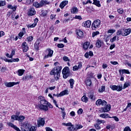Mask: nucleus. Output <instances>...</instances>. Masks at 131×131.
I'll return each instance as SVG.
<instances>
[{"mask_svg":"<svg viewBox=\"0 0 131 131\" xmlns=\"http://www.w3.org/2000/svg\"><path fill=\"white\" fill-rule=\"evenodd\" d=\"M61 70H62V66H57L53 69L51 71V75L54 76V79L55 80H58L60 75L61 74Z\"/></svg>","mask_w":131,"mask_h":131,"instance_id":"f257e3e1","label":"nucleus"},{"mask_svg":"<svg viewBox=\"0 0 131 131\" xmlns=\"http://www.w3.org/2000/svg\"><path fill=\"white\" fill-rule=\"evenodd\" d=\"M48 102L46 100L44 99L43 100H40V104L36 106L37 109H40V110H44V111H48L49 110V108L48 107L47 105Z\"/></svg>","mask_w":131,"mask_h":131,"instance_id":"f03ea898","label":"nucleus"},{"mask_svg":"<svg viewBox=\"0 0 131 131\" xmlns=\"http://www.w3.org/2000/svg\"><path fill=\"white\" fill-rule=\"evenodd\" d=\"M49 4H50V2L47 1L41 0L39 3L38 2H35L33 4V5L34 7H35V8H38L43 7L44 5H49Z\"/></svg>","mask_w":131,"mask_h":131,"instance_id":"7ed1b4c3","label":"nucleus"},{"mask_svg":"<svg viewBox=\"0 0 131 131\" xmlns=\"http://www.w3.org/2000/svg\"><path fill=\"white\" fill-rule=\"evenodd\" d=\"M53 54H54V51L51 49H48L45 51V54L43 57V60L48 59V58H52L53 57Z\"/></svg>","mask_w":131,"mask_h":131,"instance_id":"20e7f679","label":"nucleus"},{"mask_svg":"<svg viewBox=\"0 0 131 131\" xmlns=\"http://www.w3.org/2000/svg\"><path fill=\"white\" fill-rule=\"evenodd\" d=\"M62 73L63 74V77L64 79H66L70 74V70L68 67H66L62 71Z\"/></svg>","mask_w":131,"mask_h":131,"instance_id":"39448f33","label":"nucleus"},{"mask_svg":"<svg viewBox=\"0 0 131 131\" xmlns=\"http://www.w3.org/2000/svg\"><path fill=\"white\" fill-rule=\"evenodd\" d=\"M100 25H101V20L99 19H96L92 23V29L93 30H96V29L100 27Z\"/></svg>","mask_w":131,"mask_h":131,"instance_id":"423d86ee","label":"nucleus"},{"mask_svg":"<svg viewBox=\"0 0 131 131\" xmlns=\"http://www.w3.org/2000/svg\"><path fill=\"white\" fill-rule=\"evenodd\" d=\"M110 88L113 91H117V92H120L121 91H122V85H111Z\"/></svg>","mask_w":131,"mask_h":131,"instance_id":"0eeeda50","label":"nucleus"},{"mask_svg":"<svg viewBox=\"0 0 131 131\" xmlns=\"http://www.w3.org/2000/svg\"><path fill=\"white\" fill-rule=\"evenodd\" d=\"M45 123H46L45 118H39V119L37 120L38 127H40V126H43V125H45Z\"/></svg>","mask_w":131,"mask_h":131,"instance_id":"6e6552de","label":"nucleus"},{"mask_svg":"<svg viewBox=\"0 0 131 131\" xmlns=\"http://www.w3.org/2000/svg\"><path fill=\"white\" fill-rule=\"evenodd\" d=\"M96 105L97 106H106L107 102L105 100H102V99H98L96 102Z\"/></svg>","mask_w":131,"mask_h":131,"instance_id":"1a4fd4ad","label":"nucleus"},{"mask_svg":"<svg viewBox=\"0 0 131 131\" xmlns=\"http://www.w3.org/2000/svg\"><path fill=\"white\" fill-rule=\"evenodd\" d=\"M20 82H6L5 83V86L7 88H12V86H14V85H16L17 84H19Z\"/></svg>","mask_w":131,"mask_h":131,"instance_id":"9d476101","label":"nucleus"},{"mask_svg":"<svg viewBox=\"0 0 131 131\" xmlns=\"http://www.w3.org/2000/svg\"><path fill=\"white\" fill-rule=\"evenodd\" d=\"M21 47L24 53H26V52H27L29 49V47H28V45L26 42H23L22 43Z\"/></svg>","mask_w":131,"mask_h":131,"instance_id":"9b49d317","label":"nucleus"},{"mask_svg":"<svg viewBox=\"0 0 131 131\" xmlns=\"http://www.w3.org/2000/svg\"><path fill=\"white\" fill-rule=\"evenodd\" d=\"M131 32V29H123V32H122V36H127L129 34H130Z\"/></svg>","mask_w":131,"mask_h":131,"instance_id":"f8f14e48","label":"nucleus"},{"mask_svg":"<svg viewBox=\"0 0 131 131\" xmlns=\"http://www.w3.org/2000/svg\"><path fill=\"white\" fill-rule=\"evenodd\" d=\"M29 125H30L28 124V123H25V124H23V125H20V128L22 131H27L28 130Z\"/></svg>","mask_w":131,"mask_h":131,"instance_id":"ddd939ff","label":"nucleus"},{"mask_svg":"<svg viewBox=\"0 0 131 131\" xmlns=\"http://www.w3.org/2000/svg\"><path fill=\"white\" fill-rule=\"evenodd\" d=\"M91 24L92 21L88 20L86 21L83 22L82 24V26H83V27H86L87 28H89L91 27Z\"/></svg>","mask_w":131,"mask_h":131,"instance_id":"4468645a","label":"nucleus"},{"mask_svg":"<svg viewBox=\"0 0 131 131\" xmlns=\"http://www.w3.org/2000/svg\"><path fill=\"white\" fill-rule=\"evenodd\" d=\"M110 109H111V105L110 104H107L102 108V112H108V111H110Z\"/></svg>","mask_w":131,"mask_h":131,"instance_id":"2eb2a0df","label":"nucleus"},{"mask_svg":"<svg viewBox=\"0 0 131 131\" xmlns=\"http://www.w3.org/2000/svg\"><path fill=\"white\" fill-rule=\"evenodd\" d=\"M7 124L8 126H10V127H12V128H13L14 129H15L16 131H21V130H20L19 127H17V126H16L12 123L8 122V123H7Z\"/></svg>","mask_w":131,"mask_h":131,"instance_id":"dca6fc26","label":"nucleus"},{"mask_svg":"<svg viewBox=\"0 0 131 131\" xmlns=\"http://www.w3.org/2000/svg\"><path fill=\"white\" fill-rule=\"evenodd\" d=\"M76 33L79 37L82 38L84 36V34H83V32L80 30H77L76 31Z\"/></svg>","mask_w":131,"mask_h":131,"instance_id":"f3484780","label":"nucleus"},{"mask_svg":"<svg viewBox=\"0 0 131 131\" xmlns=\"http://www.w3.org/2000/svg\"><path fill=\"white\" fill-rule=\"evenodd\" d=\"M37 22H38V18H35L34 19V22L33 24L32 25H29L28 27L29 28H33L34 27H35L36 25H37Z\"/></svg>","mask_w":131,"mask_h":131,"instance_id":"a211bd4d","label":"nucleus"},{"mask_svg":"<svg viewBox=\"0 0 131 131\" xmlns=\"http://www.w3.org/2000/svg\"><path fill=\"white\" fill-rule=\"evenodd\" d=\"M86 86H91L92 85V80L90 78H87L84 81Z\"/></svg>","mask_w":131,"mask_h":131,"instance_id":"6ab92c4d","label":"nucleus"},{"mask_svg":"<svg viewBox=\"0 0 131 131\" xmlns=\"http://www.w3.org/2000/svg\"><path fill=\"white\" fill-rule=\"evenodd\" d=\"M119 74L121 75V72L122 74H124V73H125L126 74H130V73L129 72V71H128V70H125V69H123V70H120L119 71Z\"/></svg>","mask_w":131,"mask_h":131,"instance_id":"aec40b11","label":"nucleus"},{"mask_svg":"<svg viewBox=\"0 0 131 131\" xmlns=\"http://www.w3.org/2000/svg\"><path fill=\"white\" fill-rule=\"evenodd\" d=\"M96 46L98 49H100L103 46V41H101V40H98L96 43Z\"/></svg>","mask_w":131,"mask_h":131,"instance_id":"412c9836","label":"nucleus"},{"mask_svg":"<svg viewBox=\"0 0 131 131\" xmlns=\"http://www.w3.org/2000/svg\"><path fill=\"white\" fill-rule=\"evenodd\" d=\"M23 32H20L18 34V36H19V39H21V38H22V36H23V35H24V34H25V33H26V31L25 30V28H23Z\"/></svg>","mask_w":131,"mask_h":131,"instance_id":"4be33fe9","label":"nucleus"},{"mask_svg":"<svg viewBox=\"0 0 131 131\" xmlns=\"http://www.w3.org/2000/svg\"><path fill=\"white\" fill-rule=\"evenodd\" d=\"M93 5H95L96 7L98 8L101 7V4H100V1L98 0H93V3H92Z\"/></svg>","mask_w":131,"mask_h":131,"instance_id":"5701e85b","label":"nucleus"},{"mask_svg":"<svg viewBox=\"0 0 131 131\" xmlns=\"http://www.w3.org/2000/svg\"><path fill=\"white\" fill-rule=\"evenodd\" d=\"M66 5H68V1H63L60 3L59 7L61 9H63Z\"/></svg>","mask_w":131,"mask_h":131,"instance_id":"b1692460","label":"nucleus"},{"mask_svg":"<svg viewBox=\"0 0 131 131\" xmlns=\"http://www.w3.org/2000/svg\"><path fill=\"white\" fill-rule=\"evenodd\" d=\"M90 42H85L83 44V49L84 50H88L90 47Z\"/></svg>","mask_w":131,"mask_h":131,"instance_id":"393cba45","label":"nucleus"},{"mask_svg":"<svg viewBox=\"0 0 131 131\" xmlns=\"http://www.w3.org/2000/svg\"><path fill=\"white\" fill-rule=\"evenodd\" d=\"M35 10H34V8H30V10L29 11V14L30 16L35 15Z\"/></svg>","mask_w":131,"mask_h":131,"instance_id":"a878e982","label":"nucleus"},{"mask_svg":"<svg viewBox=\"0 0 131 131\" xmlns=\"http://www.w3.org/2000/svg\"><path fill=\"white\" fill-rule=\"evenodd\" d=\"M8 9H10V10H12L13 12H15L16 10H17V6H13L12 5H8L7 6Z\"/></svg>","mask_w":131,"mask_h":131,"instance_id":"bb28decb","label":"nucleus"},{"mask_svg":"<svg viewBox=\"0 0 131 131\" xmlns=\"http://www.w3.org/2000/svg\"><path fill=\"white\" fill-rule=\"evenodd\" d=\"M88 97H89V98H90L91 100H92V101H95V100H96V97L94 96L93 93H89L88 95Z\"/></svg>","mask_w":131,"mask_h":131,"instance_id":"cd10ccee","label":"nucleus"},{"mask_svg":"<svg viewBox=\"0 0 131 131\" xmlns=\"http://www.w3.org/2000/svg\"><path fill=\"white\" fill-rule=\"evenodd\" d=\"M71 13H72V14H77V13H78V9H77V7H73L71 9Z\"/></svg>","mask_w":131,"mask_h":131,"instance_id":"c85d7f7f","label":"nucleus"},{"mask_svg":"<svg viewBox=\"0 0 131 131\" xmlns=\"http://www.w3.org/2000/svg\"><path fill=\"white\" fill-rule=\"evenodd\" d=\"M100 117L101 118H111V117L109 116V114H102L100 115Z\"/></svg>","mask_w":131,"mask_h":131,"instance_id":"c756f323","label":"nucleus"},{"mask_svg":"<svg viewBox=\"0 0 131 131\" xmlns=\"http://www.w3.org/2000/svg\"><path fill=\"white\" fill-rule=\"evenodd\" d=\"M36 128H37L36 127L34 126H31L30 125H29V128L27 131H35L36 130Z\"/></svg>","mask_w":131,"mask_h":131,"instance_id":"7c9ffc66","label":"nucleus"},{"mask_svg":"<svg viewBox=\"0 0 131 131\" xmlns=\"http://www.w3.org/2000/svg\"><path fill=\"white\" fill-rule=\"evenodd\" d=\"M60 97H62V96H65V95H68V90H66L64 91H62L59 94Z\"/></svg>","mask_w":131,"mask_h":131,"instance_id":"2f4dec72","label":"nucleus"},{"mask_svg":"<svg viewBox=\"0 0 131 131\" xmlns=\"http://www.w3.org/2000/svg\"><path fill=\"white\" fill-rule=\"evenodd\" d=\"M67 129H68V130H69V131L76 130L75 127H74V125H73V124H72V125L70 126V127H67Z\"/></svg>","mask_w":131,"mask_h":131,"instance_id":"473e14b6","label":"nucleus"},{"mask_svg":"<svg viewBox=\"0 0 131 131\" xmlns=\"http://www.w3.org/2000/svg\"><path fill=\"white\" fill-rule=\"evenodd\" d=\"M81 101L82 102H84V103H88V102H89V99H88V98H87L86 96H83L81 98Z\"/></svg>","mask_w":131,"mask_h":131,"instance_id":"72a5a7b5","label":"nucleus"},{"mask_svg":"<svg viewBox=\"0 0 131 131\" xmlns=\"http://www.w3.org/2000/svg\"><path fill=\"white\" fill-rule=\"evenodd\" d=\"M83 127V126L79 124H76L75 126V130H78V129H81V128H82Z\"/></svg>","mask_w":131,"mask_h":131,"instance_id":"f704fd0d","label":"nucleus"},{"mask_svg":"<svg viewBox=\"0 0 131 131\" xmlns=\"http://www.w3.org/2000/svg\"><path fill=\"white\" fill-rule=\"evenodd\" d=\"M71 89H73V85H74V80L73 79H70L69 80Z\"/></svg>","mask_w":131,"mask_h":131,"instance_id":"c9c22d12","label":"nucleus"},{"mask_svg":"<svg viewBox=\"0 0 131 131\" xmlns=\"http://www.w3.org/2000/svg\"><path fill=\"white\" fill-rule=\"evenodd\" d=\"M27 40L28 42H31L32 40H33V36H29L27 38Z\"/></svg>","mask_w":131,"mask_h":131,"instance_id":"e433bc0d","label":"nucleus"},{"mask_svg":"<svg viewBox=\"0 0 131 131\" xmlns=\"http://www.w3.org/2000/svg\"><path fill=\"white\" fill-rule=\"evenodd\" d=\"M25 70H18V75H19V76H22L23 74H24V72H25Z\"/></svg>","mask_w":131,"mask_h":131,"instance_id":"4c0bfd02","label":"nucleus"},{"mask_svg":"<svg viewBox=\"0 0 131 131\" xmlns=\"http://www.w3.org/2000/svg\"><path fill=\"white\" fill-rule=\"evenodd\" d=\"M97 122V124H98L100 125V124H101V123H105V122H106V121H104V120H101L100 119H97L96 121Z\"/></svg>","mask_w":131,"mask_h":131,"instance_id":"58836bf2","label":"nucleus"},{"mask_svg":"<svg viewBox=\"0 0 131 131\" xmlns=\"http://www.w3.org/2000/svg\"><path fill=\"white\" fill-rule=\"evenodd\" d=\"M33 2H34V0H26V1L25 2V4L26 5H31Z\"/></svg>","mask_w":131,"mask_h":131,"instance_id":"ea45409f","label":"nucleus"},{"mask_svg":"<svg viewBox=\"0 0 131 131\" xmlns=\"http://www.w3.org/2000/svg\"><path fill=\"white\" fill-rule=\"evenodd\" d=\"M24 119H25V117L23 116H18V118H17V120L18 121H23Z\"/></svg>","mask_w":131,"mask_h":131,"instance_id":"a19ab883","label":"nucleus"},{"mask_svg":"<svg viewBox=\"0 0 131 131\" xmlns=\"http://www.w3.org/2000/svg\"><path fill=\"white\" fill-rule=\"evenodd\" d=\"M117 38L118 40V38H119V36H115L114 37H113V38H111L110 39L111 40V42H114V41H115L116 40V39Z\"/></svg>","mask_w":131,"mask_h":131,"instance_id":"79ce46f5","label":"nucleus"},{"mask_svg":"<svg viewBox=\"0 0 131 131\" xmlns=\"http://www.w3.org/2000/svg\"><path fill=\"white\" fill-rule=\"evenodd\" d=\"M105 91V86H101L98 90L99 93H103Z\"/></svg>","mask_w":131,"mask_h":131,"instance_id":"37998d69","label":"nucleus"},{"mask_svg":"<svg viewBox=\"0 0 131 131\" xmlns=\"http://www.w3.org/2000/svg\"><path fill=\"white\" fill-rule=\"evenodd\" d=\"M94 126H95L96 129H97V130H100L101 129V126H100V125H99L98 124H95Z\"/></svg>","mask_w":131,"mask_h":131,"instance_id":"c03bdc74","label":"nucleus"},{"mask_svg":"<svg viewBox=\"0 0 131 131\" xmlns=\"http://www.w3.org/2000/svg\"><path fill=\"white\" fill-rule=\"evenodd\" d=\"M77 66L79 69H81L82 68V62H78Z\"/></svg>","mask_w":131,"mask_h":131,"instance_id":"a18cd8bd","label":"nucleus"},{"mask_svg":"<svg viewBox=\"0 0 131 131\" xmlns=\"http://www.w3.org/2000/svg\"><path fill=\"white\" fill-rule=\"evenodd\" d=\"M129 85H130V84H129V82L125 83L123 85V89L124 90V89H126V88H128Z\"/></svg>","mask_w":131,"mask_h":131,"instance_id":"49530a36","label":"nucleus"},{"mask_svg":"<svg viewBox=\"0 0 131 131\" xmlns=\"http://www.w3.org/2000/svg\"><path fill=\"white\" fill-rule=\"evenodd\" d=\"M72 125V123L71 122H69L68 123H63L62 125H64L65 126H69L70 127Z\"/></svg>","mask_w":131,"mask_h":131,"instance_id":"de8ad7c7","label":"nucleus"},{"mask_svg":"<svg viewBox=\"0 0 131 131\" xmlns=\"http://www.w3.org/2000/svg\"><path fill=\"white\" fill-rule=\"evenodd\" d=\"M98 34H100V32L99 31L94 32L92 33V36L93 37H95V36H96V35H98Z\"/></svg>","mask_w":131,"mask_h":131,"instance_id":"09e8293b","label":"nucleus"},{"mask_svg":"<svg viewBox=\"0 0 131 131\" xmlns=\"http://www.w3.org/2000/svg\"><path fill=\"white\" fill-rule=\"evenodd\" d=\"M11 119H13V120H18V116L12 115L11 116Z\"/></svg>","mask_w":131,"mask_h":131,"instance_id":"8fccbe9b","label":"nucleus"},{"mask_svg":"<svg viewBox=\"0 0 131 131\" xmlns=\"http://www.w3.org/2000/svg\"><path fill=\"white\" fill-rule=\"evenodd\" d=\"M117 12L119 14H123L124 11L122 8H120L117 10Z\"/></svg>","mask_w":131,"mask_h":131,"instance_id":"3c124183","label":"nucleus"},{"mask_svg":"<svg viewBox=\"0 0 131 131\" xmlns=\"http://www.w3.org/2000/svg\"><path fill=\"white\" fill-rule=\"evenodd\" d=\"M122 32H123V30L121 31V30H119L117 32V35H121V34L122 35Z\"/></svg>","mask_w":131,"mask_h":131,"instance_id":"603ef678","label":"nucleus"},{"mask_svg":"<svg viewBox=\"0 0 131 131\" xmlns=\"http://www.w3.org/2000/svg\"><path fill=\"white\" fill-rule=\"evenodd\" d=\"M4 6H6V2L5 1H1L0 7H4Z\"/></svg>","mask_w":131,"mask_h":131,"instance_id":"864d4df0","label":"nucleus"},{"mask_svg":"<svg viewBox=\"0 0 131 131\" xmlns=\"http://www.w3.org/2000/svg\"><path fill=\"white\" fill-rule=\"evenodd\" d=\"M123 131H131L130 127H129V126H126L124 128Z\"/></svg>","mask_w":131,"mask_h":131,"instance_id":"5fc2aeb1","label":"nucleus"},{"mask_svg":"<svg viewBox=\"0 0 131 131\" xmlns=\"http://www.w3.org/2000/svg\"><path fill=\"white\" fill-rule=\"evenodd\" d=\"M39 45V43H35L34 44V48L36 50H38V49H39V47L38 46Z\"/></svg>","mask_w":131,"mask_h":131,"instance_id":"6e6d98bb","label":"nucleus"},{"mask_svg":"<svg viewBox=\"0 0 131 131\" xmlns=\"http://www.w3.org/2000/svg\"><path fill=\"white\" fill-rule=\"evenodd\" d=\"M14 55H15V50H12V51H11V54H10V58L11 59H13V56H14Z\"/></svg>","mask_w":131,"mask_h":131,"instance_id":"4d7b16f0","label":"nucleus"},{"mask_svg":"<svg viewBox=\"0 0 131 131\" xmlns=\"http://www.w3.org/2000/svg\"><path fill=\"white\" fill-rule=\"evenodd\" d=\"M79 69H78V67L77 66H75L73 67V71H77V70H79Z\"/></svg>","mask_w":131,"mask_h":131,"instance_id":"13d9d810","label":"nucleus"},{"mask_svg":"<svg viewBox=\"0 0 131 131\" xmlns=\"http://www.w3.org/2000/svg\"><path fill=\"white\" fill-rule=\"evenodd\" d=\"M62 59L63 60V61H65L66 62H67V61H70L69 58H68V57L67 56H64L62 58Z\"/></svg>","mask_w":131,"mask_h":131,"instance_id":"bf43d9fd","label":"nucleus"},{"mask_svg":"<svg viewBox=\"0 0 131 131\" xmlns=\"http://www.w3.org/2000/svg\"><path fill=\"white\" fill-rule=\"evenodd\" d=\"M116 30L114 29H110L108 31H107V33H114V32H115Z\"/></svg>","mask_w":131,"mask_h":131,"instance_id":"052dcab7","label":"nucleus"},{"mask_svg":"<svg viewBox=\"0 0 131 131\" xmlns=\"http://www.w3.org/2000/svg\"><path fill=\"white\" fill-rule=\"evenodd\" d=\"M82 112H83L82 108H79L77 111L78 114H82Z\"/></svg>","mask_w":131,"mask_h":131,"instance_id":"680f3d73","label":"nucleus"},{"mask_svg":"<svg viewBox=\"0 0 131 131\" xmlns=\"http://www.w3.org/2000/svg\"><path fill=\"white\" fill-rule=\"evenodd\" d=\"M58 48H59L60 49L62 48H64V44L62 43H59L57 45Z\"/></svg>","mask_w":131,"mask_h":131,"instance_id":"e2e57ef3","label":"nucleus"},{"mask_svg":"<svg viewBox=\"0 0 131 131\" xmlns=\"http://www.w3.org/2000/svg\"><path fill=\"white\" fill-rule=\"evenodd\" d=\"M107 67H108V64H107L106 63H103L102 64V68L103 69H106V68H107Z\"/></svg>","mask_w":131,"mask_h":131,"instance_id":"0e129e2a","label":"nucleus"},{"mask_svg":"<svg viewBox=\"0 0 131 131\" xmlns=\"http://www.w3.org/2000/svg\"><path fill=\"white\" fill-rule=\"evenodd\" d=\"M19 58H13L12 59V62H19Z\"/></svg>","mask_w":131,"mask_h":131,"instance_id":"69168bd1","label":"nucleus"},{"mask_svg":"<svg viewBox=\"0 0 131 131\" xmlns=\"http://www.w3.org/2000/svg\"><path fill=\"white\" fill-rule=\"evenodd\" d=\"M70 115L72 116V117H73V116H75V112L72 111L70 113Z\"/></svg>","mask_w":131,"mask_h":131,"instance_id":"338daca9","label":"nucleus"},{"mask_svg":"<svg viewBox=\"0 0 131 131\" xmlns=\"http://www.w3.org/2000/svg\"><path fill=\"white\" fill-rule=\"evenodd\" d=\"M45 128L46 131H53V129L49 127H46Z\"/></svg>","mask_w":131,"mask_h":131,"instance_id":"774afa93","label":"nucleus"}]
</instances>
